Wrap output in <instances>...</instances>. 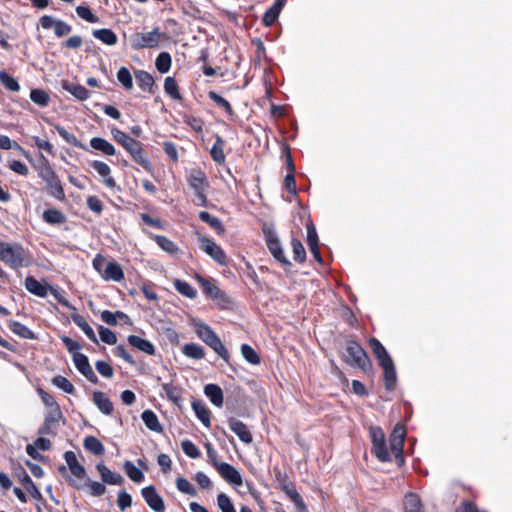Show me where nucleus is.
Wrapping results in <instances>:
<instances>
[{
  "instance_id": "f257e3e1",
  "label": "nucleus",
  "mask_w": 512,
  "mask_h": 512,
  "mask_svg": "<svg viewBox=\"0 0 512 512\" xmlns=\"http://www.w3.org/2000/svg\"><path fill=\"white\" fill-rule=\"evenodd\" d=\"M0 260L12 269L26 267L30 263V258L22 245L18 243H5L0 245Z\"/></svg>"
},
{
  "instance_id": "f03ea898",
  "label": "nucleus",
  "mask_w": 512,
  "mask_h": 512,
  "mask_svg": "<svg viewBox=\"0 0 512 512\" xmlns=\"http://www.w3.org/2000/svg\"><path fill=\"white\" fill-rule=\"evenodd\" d=\"M194 329L197 336L206 345L213 349V351L217 353L224 361L228 362L229 353L220 338L216 335L210 326L201 321H194Z\"/></svg>"
},
{
  "instance_id": "7ed1b4c3",
  "label": "nucleus",
  "mask_w": 512,
  "mask_h": 512,
  "mask_svg": "<svg viewBox=\"0 0 512 512\" xmlns=\"http://www.w3.org/2000/svg\"><path fill=\"white\" fill-rule=\"evenodd\" d=\"M165 38V34L160 31L158 27L150 32L135 33L130 36L131 46L135 50L156 48L159 43Z\"/></svg>"
},
{
  "instance_id": "20e7f679",
  "label": "nucleus",
  "mask_w": 512,
  "mask_h": 512,
  "mask_svg": "<svg viewBox=\"0 0 512 512\" xmlns=\"http://www.w3.org/2000/svg\"><path fill=\"white\" fill-rule=\"evenodd\" d=\"M40 177L46 182L51 196L60 201L65 199V193L61 182L47 161L40 171Z\"/></svg>"
},
{
  "instance_id": "39448f33",
  "label": "nucleus",
  "mask_w": 512,
  "mask_h": 512,
  "mask_svg": "<svg viewBox=\"0 0 512 512\" xmlns=\"http://www.w3.org/2000/svg\"><path fill=\"white\" fill-rule=\"evenodd\" d=\"M345 361L354 367L366 371L370 365L369 358L364 349L356 342L349 341L346 347Z\"/></svg>"
},
{
  "instance_id": "423d86ee",
  "label": "nucleus",
  "mask_w": 512,
  "mask_h": 512,
  "mask_svg": "<svg viewBox=\"0 0 512 512\" xmlns=\"http://www.w3.org/2000/svg\"><path fill=\"white\" fill-rule=\"evenodd\" d=\"M369 431L373 444V451L377 459H379L381 462L390 461V453L386 445V439L383 430L379 427H371Z\"/></svg>"
},
{
  "instance_id": "0eeeda50",
  "label": "nucleus",
  "mask_w": 512,
  "mask_h": 512,
  "mask_svg": "<svg viewBox=\"0 0 512 512\" xmlns=\"http://www.w3.org/2000/svg\"><path fill=\"white\" fill-rule=\"evenodd\" d=\"M279 481L282 491L287 497L294 503L296 509L299 512H307V507L300 494L295 489L294 485L288 480L286 475H282L280 472L276 475Z\"/></svg>"
},
{
  "instance_id": "6e6552de",
  "label": "nucleus",
  "mask_w": 512,
  "mask_h": 512,
  "mask_svg": "<svg viewBox=\"0 0 512 512\" xmlns=\"http://www.w3.org/2000/svg\"><path fill=\"white\" fill-rule=\"evenodd\" d=\"M201 243V249L209 255L214 261H216L218 264L225 266L227 265V256L223 249L217 245L213 240L201 236L199 238Z\"/></svg>"
},
{
  "instance_id": "1a4fd4ad",
  "label": "nucleus",
  "mask_w": 512,
  "mask_h": 512,
  "mask_svg": "<svg viewBox=\"0 0 512 512\" xmlns=\"http://www.w3.org/2000/svg\"><path fill=\"white\" fill-rule=\"evenodd\" d=\"M187 181L189 186L194 190L196 196L200 200L205 201V190L208 187L205 173L201 170H192L187 177Z\"/></svg>"
},
{
  "instance_id": "9d476101",
  "label": "nucleus",
  "mask_w": 512,
  "mask_h": 512,
  "mask_svg": "<svg viewBox=\"0 0 512 512\" xmlns=\"http://www.w3.org/2000/svg\"><path fill=\"white\" fill-rule=\"evenodd\" d=\"M406 430L403 425L397 424L390 435V451L396 457L402 459Z\"/></svg>"
},
{
  "instance_id": "9b49d317",
  "label": "nucleus",
  "mask_w": 512,
  "mask_h": 512,
  "mask_svg": "<svg viewBox=\"0 0 512 512\" xmlns=\"http://www.w3.org/2000/svg\"><path fill=\"white\" fill-rule=\"evenodd\" d=\"M141 494L147 505L155 512H164L165 505L162 497L154 486H147L141 490Z\"/></svg>"
},
{
  "instance_id": "f8f14e48",
  "label": "nucleus",
  "mask_w": 512,
  "mask_h": 512,
  "mask_svg": "<svg viewBox=\"0 0 512 512\" xmlns=\"http://www.w3.org/2000/svg\"><path fill=\"white\" fill-rule=\"evenodd\" d=\"M220 476L229 484L234 486L242 485V476L239 471L229 463L223 462L216 469Z\"/></svg>"
},
{
  "instance_id": "ddd939ff",
  "label": "nucleus",
  "mask_w": 512,
  "mask_h": 512,
  "mask_svg": "<svg viewBox=\"0 0 512 512\" xmlns=\"http://www.w3.org/2000/svg\"><path fill=\"white\" fill-rule=\"evenodd\" d=\"M73 362L78 371L92 383H97L98 378L89 364L87 356L82 353L73 355Z\"/></svg>"
},
{
  "instance_id": "4468645a",
  "label": "nucleus",
  "mask_w": 512,
  "mask_h": 512,
  "mask_svg": "<svg viewBox=\"0 0 512 512\" xmlns=\"http://www.w3.org/2000/svg\"><path fill=\"white\" fill-rule=\"evenodd\" d=\"M267 246L271 254L274 258L282 263L283 265H289L290 262L285 257L283 249L281 247V243L277 237V235L273 232H269L267 234Z\"/></svg>"
},
{
  "instance_id": "2eb2a0df",
  "label": "nucleus",
  "mask_w": 512,
  "mask_h": 512,
  "mask_svg": "<svg viewBox=\"0 0 512 512\" xmlns=\"http://www.w3.org/2000/svg\"><path fill=\"white\" fill-rule=\"evenodd\" d=\"M228 425H229V428L239 437V439L242 442H244L246 444H250L252 442V440H253L252 434L249 431L246 424H244L242 421H240L236 418H231L228 421Z\"/></svg>"
},
{
  "instance_id": "dca6fc26",
  "label": "nucleus",
  "mask_w": 512,
  "mask_h": 512,
  "mask_svg": "<svg viewBox=\"0 0 512 512\" xmlns=\"http://www.w3.org/2000/svg\"><path fill=\"white\" fill-rule=\"evenodd\" d=\"M92 168L103 178V183L110 189L116 187V182L111 176V168L102 161H93Z\"/></svg>"
},
{
  "instance_id": "f3484780",
  "label": "nucleus",
  "mask_w": 512,
  "mask_h": 512,
  "mask_svg": "<svg viewBox=\"0 0 512 512\" xmlns=\"http://www.w3.org/2000/svg\"><path fill=\"white\" fill-rule=\"evenodd\" d=\"M64 459L71 471V473L80 479L86 477L85 468L79 463L76 454L73 451H67L64 454Z\"/></svg>"
},
{
  "instance_id": "a211bd4d",
  "label": "nucleus",
  "mask_w": 512,
  "mask_h": 512,
  "mask_svg": "<svg viewBox=\"0 0 512 512\" xmlns=\"http://www.w3.org/2000/svg\"><path fill=\"white\" fill-rule=\"evenodd\" d=\"M102 279L105 281L120 282L124 279V272L117 262L110 261L105 268Z\"/></svg>"
},
{
  "instance_id": "6ab92c4d",
  "label": "nucleus",
  "mask_w": 512,
  "mask_h": 512,
  "mask_svg": "<svg viewBox=\"0 0 512 512\" xmlns=\"http://www.w3.org/2000/svg\"><path fill=\"white\" fill-rule=\"evenodd\" d=\"M111 133L113 135V138L120 145H122L127 150L128 153L140 144L138 141H136L135 139L130 137L128 134H126L125 132H123L119 129L114 128L111 130Z\"/></svg>"
},
{
  "instance_id": "aec40b11",
  "label": "nucleus",
  "mask_w": 512,
  "mask_h": 512,
  "mask_svg": "<svg viewBox=\"0 0 512 512\" xmlns=\"http://www.w3.org/2000/svg\"><path fill=\"white\" fill-rule=\"evenodd\" d=\"M93 402L103 414H105V415L112 414L113 403L103 392L95 391L93 393Z\"/></svg>"
},
{
  "instance_id": "412c9836",
  "label": "nucleus",
  "mask_w": 512,
  "mask_h": 512,
  "mask_svg": "<svg viewBox=\"0 0 512 512\" xmlns=\"http://www.w3.org/2000/svg\"><path fill=\"white\" fill-rule=\"evenodd\" d=\"M97 470L99 471L102 481L104 483L110 484V485H119L122 483L123 478L120 474H117L113 471H111L106 465L103 463H99L97 465Z\"/></svg>"
},
{
  "instance_id": "4be33fe9",
  "label": "nucleus",
  "mask_w": 512,
  "mask_h": 512,
  "mask_svg": "<svg viewBox=\"0 0 512 512\" xmlns=\"http://www.w3.org/2000/svg\"><path fill=\"white\" fill-rule=\"evenodd\" d=\"M128 342L131 346L137 348L138 350H140L148 355H153L155 353L154 345L150 341L143 339L139 336H136V335L128 336Z\"/></svg>"
},
{
  "instance_id": "5701e85b",
  "label": "nucleus",
  "mask_w": 512,
  "mask_h": 512,
  "mask_svg": "<svg viewBox=\"0 0 512 512\" xmlns=\"http://www.w3.org/2000/svg\"><path fill=\"white\" fill-rule=\"evenodd\" d=\"M62 87L64 90L71 93L78 100L84 101L89 98L90 92L84 86L71 83L68 81H63Z\"/></svg>"
},
{
  "instance_id": "b1692460",
  "label": "nucleus",
  "mask_w": 512,
  "mask_h": 512,
  "mask_svg": "<svg viewBox=\"0 0 512 512\" xmlns=\"http://www.w3.org/2000/svg\"><path fill=\"white\" fill-rule=\"evenodd\" d=\"M204 393L215 406L221 407L223 405V392L218 385L207 384Z\"/></svg>"
},
{
  "instance_id": "393cba45",
  "label": "nucleus",
  "mask_w": 512,
  "mask_h": 512,
  "mask_svg": "<svg viewBox=\"0 0 512 512\" xmlns=\"http://www.w3.org/2000/svg\"><path fill=\"white\" fill-rule=\"evenodd\" d=\"M384 370V382L385 387L388 390H392L396 384V370L392 360L385 362L380 365Z\"/></svg>"
},
{
  "instance_id": "a878e982",
  "label": "nucleus",
  "mask_w": 512,
  "mask_h": 512,
  "mask_svg": "<svg viewBox=\"0 0 512 512\" xmlns=\"http://www.w3.org/2000/svg\"><path fill=\"white\" fill-rule=\"evenodd\" d=\"M101 319L108 325H116L118 319L124 321L126 324H131L130 317L121 311L111 312L104 310L101 312Z\"/></svg>"
},
{
  "instance_id": "bb28decb",
  "label": "nucleus",
  "mask_w": 512,
  "mask_h": 512,
  "mask_svg": "<svg viewBox=\"0 0 512 512\" xmlns=\"http://www.w3.org/2000/svg\"><path fill=\"white\" fill-rule=\"evenodd\" d=\"M90 146L98 151L103 152L108 156L115 155V147L104 138L94 137L90 140Z\"/></svg>"
},
{
  "instance_id": "cd10ccee",
  "label": "nucleus",
  "mask_w": 512,
  "mask_h": 512,
  "mask_svg": "<svg viewBox=\"0 0 512 512\" xmlns=\"http://www.w3.org/2000/svg\"><path fill=\"white\" fill-rule=\"evenodd\" d=\"M141 418L146 425V427L154 432L160 433L162 432V426L159 423L157 415L151 410L143 411Z\"/></svg>"
},
{
  "instance_id": "c85d7f7f",
  "label": "nucleus",
  "mask_w": 512,
  "mask_h": 512,
  "mask_svg": "<svg viewBox=\"0 0 512 512\" xmlns=\"http://www.w3.org/2000/svg\"><path fill=\"white\" fill-rule=\"evenodd\" d=\"M92 34L96 39L109 46L115 45L118 41L117 35L111 29H97Z\"/></svg>"
},
{
  "instance_id": "c756f323",
  "label": "nucleus",
  "mask_w": 512,
  "mask_h": 512,
  "mask_svg": "<svg viewBox=\"0 0 512 512\" xmlns=\"http://www.w3.org/2000/svg\"><path fill=\"white\" fill-rule=\"evenodd\" d=\"M370 347L377 357L379 364H384L385 362L392 360L389 354L387 353L385 347L381 344L379 340L376 338H371L369 341Z\"/></svg>"
},
{
  "instance_id": "7c9ffc66",
  "label": "nucleus",
  "mask_w": 512,
  "mask_h": 512,
  "mask_svg": "<svg viewBox=\"0 0 512 512\" xmlns=\"http://www.w3.org/2000/svg\"><path fill=\"white\" fill-rule=\"evenodd\" d=\"M403 505L405 512H424L420 498L414 493L405 496Z\"/></svg>"
},
{
  "instance_id": "2f4dec72",
  "label": "nucleus",
  "mask_w": 512,
  "mask_h": 512,
  "mask_svg": "<svg viewBox=\"0 0 512 512\" xmlns=\"http://www.w3.org/2000/svg\"><path fill=\"white\" fill-rule=\"evenodd\" d=\"M25 288L30 293L39 297H45L48 293L47 287L33 277H27L25 279Z\"/></svg>"
},
{
  "instance_id": "473e14b6",
  "label": "nucleus",
  "mask_w": 512,
  "mask_h": 512,
  "mask_svg": "<svg viewBox=\"0 0 512 512\" xmlns=\"http://www.w3.org/2000/svg\"><path fill=\"white\" fill-rule=\"evenodd\" d=\"M129 154L134 159V161L141 165L145 170L149 172L152 171V165L148 158L146 157L141 144H139L133 150H131Z\"/></svg>"
},
{
  "instance_id": "72a5a7b5",
  "label": "nucleus",
  "mask_w": 512,
  "mask_h": 512,
  "mask_svg": "<svg viewBox=\"0 0 512 512\" xmlns=\"http://www.w3.org/2000/svg\"><path fill=\"white\" fill-rule=\"evenodd\" d=\"M224 147V140L221 137L217 136L216 141L210 150V155L215 162L220 164L225 162Z\"/></svg>"
},
{
  "instance_id": "f704fd0d",
  "label": "nucleus",
  "mask_w": 512,
  "mask_h": 512,
  "mask_svg": "<svg viewBox=\"0 0 512 512\" xmlns=\"http://www.w3.org/2000/svg\"><path fill=\"white\" fill-rule=\"evenodd\" d=\"M154 239H155L156 243L158 244V246L162 250H164L166 253H168L171 256L178 255L179 248L173 241H171L170 239H168L165 236H160V235L155 236Z\"/></svg>"
},
{
  "instance_id": "c9c22d12",
  "label": "nucleus",
  "mask_w": 512,
  "mask_h": 512,
  "mask_svg": "<svg viewBox=\"0 0 512 512\" xmlns=\"http://www.w3.org/2000/svg\"><path fill=\"white\" fill-rule=\"evenodd\" d=\"M135 78L138 86L144 91H150L154 85V79L152 75L146 71H136Z\"/></svg>"
},
{
  "instance_id": "e433bc0d",
  "label": "nucleus",
  "mask_w": 512,
  "mask_h": 512,
  "mask_svg": "<svg viewBox=\"0 0 512 512\" xmlns=\"http://www.w3.org/2000/svg\"><path fill=\"white\" fill-rule=\"evenodd\" d=\"M192 408L202 424L209 428L211 424L210 411L207 409V407L202 402H193Z\"/></svg>"
},
{
  "instance_id": "4c0bfd02",
  "label": "nucleus",
  "mask_w": 512,
  "mask_h": 512,
  "mask_svg": "<svg viewBox=\"0 0 512 512\" xmlns=\"http://www.w3.org/2000/svg\"><path fill=\"white\" fill-rule=\"evenodd\" d=\"M8 327L13 333L24 339L34 338V333L28 327L21 324L20 322L10 320L8 322Z\"/></svg>"
},
{
  "instance_id": "58836bf2",
  "label": "nucleus",
  "mask_w": 512,
  "mask_h": 512,
  "mask_svg": "<svg viewBox=\"0 0 512 512\" xmlns=\"http://www.w3.org/2000/svg\"><path fill=\"white\" fill-rule=\"evenodd\" d=\"M83 445L86 450L95 455H101L105 451L104 445L94 436L86 437Z\"/></svg>"
},
{
  "instance_id": "ea45409f",
  "label": "nucleus",
  "mask_w": 512,
  "mask_h": 512,
  "mask_svg": "<svg viewBox=\"0 0 512 512\" xmlns=\"http://www.w3.org/2000/svg\"><path fill=\"white\" fill-rule=\"evenodd\" d=\"M182 352L185 356L193 359H202L205 356L203 347L194 343L185 344Z\"/></svg>"
},
{
  "instance_id": "a19ab883",
  "label": "nucleus",
  "mask_w": 512,
  "mask_h": 512,
  "mask_svg": "<svg viewBox=\"0 0 512 512\" xmlns=\"http://www.w3.org/2000/svg\"><path fill=\"white\" fill-rule=\"evenodd\" d=\"M174 287L177 292L187 298L194 299L197 296V291L186 281L176 279L174 281Z\"/></svg>"
},
{
  "instance_id": "79ce46f5",
  "label": "nucleus",
  "mask_w": 512,
  "mask_h": 512,
  "mask_svg": "<svg viewBox=\"0 0 512 512\" xmlns=\"http://www.w3.org/2000/svg\"><path fill=\"white\" fill-rule=\"evenodd\" d=\"M199 218L214 228L218 234L224 233L225 230L219 218L212 216L207 211H201L199 213Z\"/></svg>"
},
{
  "instance_id": "37998d69",
  "label": "nucleus",
  "mask_w": 512,
  "mask_h": 512,
  "mask_svg": "<svg viewBox=\"0 0 512 512\" xmlns=\"http://www.w3.org/2000/svg\"><path fill=\"white\" fill-rule=\"evenodd\" d=\"M55 130L68 144L74 147L85 149V146L77 139V137L74 134L68 132L64 127L55 125Z\"/></svg>"
},
{
  "instance_id": "c03bdc74",
  "label": "nucleus",
  "mask_w": 512,
  "mask_h": 512,
  "mask_svg": "<svg viewBox=\"0 0 512 512\" xmlns=\"http://www.w3.org/2000/svg\"><path fill=\"white\" fill-rule=\"evenodd\" d=\"M198 281L208 297L218 299L222 296V292L220 291V289L210 281L202 277H198Z\"/></svg>"
},
{
  "instance_id": "a18cd8bd",
  "label": "nucleus",
  "mask_w": 512,
  "mask_h": 512,
  "mask_svg": "<svg viewBox=\"0 0 512 512\" xmlns=\"http://www.w3.org/2000/svg\"><path fill=\"white\" fill-rule=\"evenodd\" d=\"M124 470L127 476L136 483H140L144 479L143 472L137 468L131 461H126L124 463Z\"/></svg>"
},
{
  "instance_id": "49530a36",
  "label": "nucleus",
  "mask_w": 512,
  "mask_h": 512,
  "mask_svg": "<svg viewBox=\"0 0 512 512\" xmlns=\"http://www.w3.org/2000/svg\"><path fill=\"white\" fill-rule=\"evenodd\" d=\"M30 99L40 107H46L49 104L50 96L42 89H32L30 92Z\"/></svg>"
},
{
  "instance_id": "de8ad7c7",
  "label": "nucleus",
  "mask_w": 512,
  "mask_h": 512,
  "mask_svg": "<svg viewBox=\"0 0 512 512\" xmlns=\"http://www.w3.org/2000/svg\"><path fill=\"white\" fill-rule=\"evenodd\" d=\"M171 56L167 52H161L155 61V66L160 73H167L171 68Z\"/></svg>"
},
{
  "instance_id": "09e8293b",
  "label": "nucleus",
  "mask_w": 512,
  "mask_h": 512,
  "mask_svg": "<svg viewBox=\"0 0 512 512\" xmlns=\"http://www.w3.org/2000/svg\"><path fill=\"white\" fill-rule=\"evenodd\" d=\"M165 92L175 100H181L182 96L178 90V85L173 77H166L164 81Z\"/></svg>"
},
{
  "instance_id": "8fccbe9b",
  "label": "nucleus",
  "mask_w": 512,
  "mask_h": 512,
  "mask_svg": "<svg viewBox=\"0 0 512 512\" xmlns=\"http://www.w3.org/2000/svg\"><path fill=\"white\" fill-rule=\"evenodd\" d=\"M43 220L49 224H60L65 221V217L59 210L47 209L43 212Z\"/></svg>"
},
{
  "instance_id": "3c124183",
  "label": "nucleus",
  "mask_w": 512,
  "mask_h": 512,
  "mask_svg": "<svg viewBox=\"0 0 512 512\" xmlns=\"http://www.w3.org/2000/svg\"><path fill=\"white\" fill-rule=\"evenodd\" d=\"M74 322L84 332V334L94 343L98 342V339L88 322L81 316L75 317Z\"/></svg>"
},
{
  "instance_id": "603ef678",
  "label": "nucleus",
  "mask_w": 512,
  "mask_h": 512,
  "mask_svg": "<svg viewBox=\"0 0 512 512\" xmlns=\"http://www.w3.org/2000/svg\"><path fill=\"white\" fill-rule=\"evenodd\" d=\"M0 82L10 91L18 92L20 90L17 80L4 70L0 71Z\"/></svg>"
},
{
  "instance_id": "864d4df0",
  "label": "nucleus",
  "mask_w": 512,
  "mask_h": 512,
  "mask_svg": "<svg viewBox=\"0 0 512 512\" xmlns=\"http://www.w3.org/2000/svg\"><path fill=\"white\" fill-rule=\"evenodd\" d=\"M217 506L221 512H236V509H235L231 499L225 493L218 494Z\"/></svg>"
},
{
  "instance_id": "5fc2aeb1",
  "label": "nucleus",
  "mask_w": 512,
  "mask_h": 512,
  "mask_svg": "<svg viewBox=\"0 0 512 512\" xmlns=\"http://www.w3.org/2000/svg\"><path fill=\"white\" fill-rule=\"evenodd\" d=\"M241 353H242V356L244 357V359L253 364V365H257L260 363V357L259 355L257 354V352L251 347L249 346L248 344H243L241 346Z\"/></svg>"
},
{
  "instance_id": "6e6d98bb",
  "label": "nucleus",
  "mask_w": 512,
  "mask_h": 512,
  "mask_svg": "<svg viewBox=\"0 0 512 512\" xmlns=\"http://www.w3.org/2000/svg\"><path fill=\"white\" fill-rule=\"evenodd\" d=\"M52 383H53V385H55L59 389H62L64 392H66L68 394H73L75 391L73 384L64 376H61V375L55 376L52 379Z\"/></svg>"
},
{
  "instance_id": "4d7b16f0",
  "label": "nucleus",
  "mask_w": 512,
  "mask_h": 512,
  "mask_svg": "<svg viewBox=\"0 0 512 512\" xmlns=\"http://www.w3.org/2000/svg\"><path fill=\"white\" fill-rule=\"evenodd\" d=\"M176 487L180 492H182L184 494H187V495H190L193 497L197 495V491L194 488V486L187 479H185L183 477H178L176 479Z\"/></svg>"
},
{
  "instance_id": "13d9d810",
  "label": "nucleus",
  "mask_w": 512,
  "mask_h": 512,
  "mask_svg": "<svg viewBox=\"0 0 512 512\" xmlns=\"http://www.w3.org/2000/svg\"><path fill=\"white\" fill-rule=\"evenodd\" d=\"M117 79L118 81L123 85V87L127 90H130L133 88V81L130 71L125 68L121 67L117 72Z\"/></svg>"
},
{
  "instance_id": "bf43d9fd",
  "label": "nucleus",
  "mask_w": 512,
  "mask_h": 512,
  "mask_svg": "<svg viewBox=\"0 0 512 512\" xmlns=\"http://www.w3.org/2000/svg\"><path fill=\"white\" fill-rule=\"evenodd\" d=\"M291 246L293 249V258L297 262H304L306 258V252L303 244L298 240L293 238L291 241Z\"/></svg>"
},
{
  "instance_id": "052dcab7",
  "label": "nucleus",
  "mask_w": 512,
  "mask_h": 512,
  "mask_svg": "<svg viewBox=\"0 0 512 512\" xmlns=\"http://www.w3.org/2000/svg\"><path fill=\"white\" fill-rule=\"evenodd\" d=\"M77 15L82 18L83 20L89 22V23H97L99 21L98 16H96L90 8L86 6H77L76 7Z\"/></svg>"
},
{
  "instance_id": "680f3d73",
  "label": "nucleus",
  "mask_w": 512,
  "mask_h": 512,
  "mask_svg": "<svg viewBox=\"0 0 512 512\" xmlns=\"http://www.w3.org/2000/svg\"><path fill=\"white\" fill-rule=\"evenodd\" d=\"M181 447L183 452L190 458L196 459L201 455L197 446L190 440H183Z\"/></svg>"
},
{
  "instance_id": "e2e57ef3",
  "label": "nucleus",
  "mask_w": 512,
  "mask_h": 512,
  "mask_svg": "<svg viewBox=\"0 0 512 512\" xmlns=\"http://www.w3.org/2000/svg\"><path fill=\"white\" fill-rule=\"evenodd\" d=\"M99 337L106 344L115 345L117 343V337L115 333L103 326L99 327Z\"/></svg>"
},
{
  "instance_id": "0e129e2a",
  "label": "nucleus",
  "mask_w": 512,
  "mask_h": 512,
  "mask_svg": "<svg viewBox=\"0 0 512 512\" xmlns=\"http://www.w3.org/2000/svg\"><path fill=\"white\" fill-rule=\"evenodd\" d=\"M110 261H107V259L101 255V254H97L93 261H92V265H93V268L99 273V275L102 277L103 276V273L105 271V268L107 267V265L109 264Z\"/></svg>"
},
{
  "instance_id": "69168bd1",
  "label": "nucleus",
  "mask_w": 512,
  "mask_h": 512,
  "mask_svg": "<svg viewBox=\"0 0 512 512\" xmlns=\"http://www.w3.org/2000/svg\"><path fill=\"white\" fill-rule=\"evenodd\" d=\"M209 98L214 103H216L217 105H219L222 108H224L227 113L232 114V112H233L232 107H231V105L229 104V102L225 98H223L222 96H220L216 92H210L209 93Z\"/></svg>"
},
{
  "instance_id": "338daca9",
  "label": "nucleus",
  "mask_w": 512,
  "mask_h": 512,
  "mask_svg": "<svg viewBox=\"0 0 512 512\" xmlns=\"http://www.w3.org/2000/svg\"><path fill=\"white\" fill-rule=\"evenodd\" d=\"M95 366L99 374H101L103 377L111 378L114 374L112 366L105 361H97Z\"/></svg>"
},
{
  "instance_id": "774afa93",
  "label": "nucleus",
  "mask_w": 512,
  "mask_h": 512,
  "mask_svg": "<svg viewBox=\"0 0 512 512\" xmlns=\"http://www.w3.org/2000/svg\"><path fill=\"white\" fill-rule=\"evenodd\" d=\"M132 504V498L126 491H120L117 497V505L121 511L130 507Z\"/></svg>"
}]
</instances>
